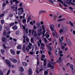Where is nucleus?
I'll list each match as a JSON object with an SVG mask.
<instances>
[{
	"mask_svg": "<svg viewBox=\"0 0 75 75\" xmlns=\"http://www.w3.org/2000/svg\"><path fill=\"white\" fill-rule=\"evenodd\" d=\"M54 27H55V26H54V25L52 24L50 25V28L51 31L52 32L54 31V32H53L52 33L53 36V37H55L56 35H58V34L57 33V31L55 30V29L54 28Z\"/></svg>",
	"mask_w": 75,
	"mask_h": 75,
	"instance_id": "nucleus-1",
	"label": "nucleus"
},
{
	"mask_svg": "<svg viewBox=\"0 0 75 75\" xmlns=\"http://www.w3.org/2000/svg\"><path fill=\"white\" fill-rule=\"evenodd\" d=\"M59 45H61V47L62 45H64V46H67V44L65 43V44H64V43H62V40H61V38H59Z\"/></svg>",
	"mask_w": 75,
	"mask_h": 75,
	"instance_id": "nucleus-2",
	"label": "nucleus"
},
{
	"mask_svg": "<svg viewBox=\"0 0 75 75\" xmlns=\"http://www.w3.org/2000/svg\"><path fill=\"white\" fill-rule=\"evenodd\" d=\"M4 62L5 63H6V64H7V65L8 66V67H11V63H10V61L6 59L4 61Z\"/></svg>",
	"mask_w": 75,
	"mask_h": 75,
	"instance_id": "nucleus-3",
	"label": "nucleus"
},
{
	"mask_svg": "<svg viewBox=\"0 0 75 75\" xmlns=\"http://www.w3.org/2000/svg\"><path fill=\"white\" fill-rule=\"evenodd\" d=\"M72 2V0H70L69 2H68L66 1V3L67 4H69V5H71V4H72V5H74V6H75V4L74 3H73L72 2Z\"/></svg>",
	"mask_w": 75,
	"mask_h": 75,
	"instance_id": "nucleus-4",
	"label": "nucleus"
},
{
	"mask_svg": "<svg viewBox=\"0 0 75 75\" xmlns=\"http://www.w3.org/2000/svg\"><path fill=\"white\" fill-rule=\"evenodd\" d=\"M31 49V47H30V46L28 45L27 47H26L25 48V50L27 51V52H29L30 50Z\"/></svg>",
	"mask_w": 75,
	"mask_h": 75,
	"instance_id": "nucleus-5",
	"label": "nucleus"
},
{
	"mask_svg": "<svg viewBox=\"0 0 75 75\" xmlns=\"http://www.w3.org/2000/svg\"><path fill=\"white\" fill-rule=\"evenodd\" d=\"M11 8L13 11H17V7L16 6V7L14 6H11Z\"/></svg>",
	"mask_w": 75,
	"mask_h": 75,
	"instance_id": "nucleus-6",
	"label": "nucleus"
},
{
	"mask_svg": "<svg viewBox=\"0 0 75 75\" xmlns=\"http://www.w3.org/2000/svg\"><path fill=\"white\" fill-rule=\"evenodd\" d=\"M45 36H46L47 38V40H49L50 41H51V38H50L49 39L48 38L50 37V35H48V33L46 32L45 34Z\"/></svg>",
	"mask_w": 75,
	"mask_h": 75,
	"instance_id": "nucleus-7",
	"label": "nucleus"
},
{
	"mask_svg": "<svg viewBox=\"0 0 75 75\" xmlns=\"http://www.w3.org/2000/svg\"><path fill=\"white\" fill-rule=\"evenodd\" d=\"M28 75H32L33 74V72H32V69L31 68H29L28 70Z\"/></svg>",
	"mask_w": 75,
	"mask_h": 75,
	"instance_id": "nucleus-8",
	"label": "nucleus"
},
{
	"mask_svg": "<svg viewBox=\"0 0 75 75\" xmlns=\"http://www.w3.org/2000/svg\"><path fill=\"white\" fill-rule=\"evenodd\" d=\"M10 51L11 54L13 55H15V54H16V52H15L14 50L13 49H11L10 50Z\"/></svg>",
	"mask_w": 75,
	"mask_h": 75,
	"instance_id": "nucleus-9",
	"label": "nucleus"
},
{
	"mask_svg": "<svg viewBox=\"0 0 75 75\" xmlns=\"http://www.w3.org/2000/svg\"><path fill=\"white\" fill-rule=\"evenodd\" d=\"M11 60L12 62L13 63H16L17 62V60L15 59H11Z\"/></svg>",
	"mask_w": 75,
	"mask_h": 75,
	"instance_id": "nucleus-10",
	"label": "nucleus"
},
{
	"mask_svg": "<svg viewBox=\"0 0 75 75\" xmlns=\"http://www.w3.org/2000/svg\"><path fill=\"white\" fill-rule=\"evenodd\" d=\"M69 65H70V68H71V69H72V70H73L74 69L73 68V67H74V66L72 64H71V65H70V64H69V63H68L67 64V65L68 67L69 66Z\"/></svg>",
	"mask_w": 75,
	"mask_h": 75,
	"instance_id": "nucleus-11",
	"label": "nucleus"
},
{
	"mask_svg": "<svg viewBox=\"0 0 75 75\" xmlns=\"http://www.w3.org/2000/svg\"><path fill=\"white\" fill-rule=\"evenodd\" d=\"M23 13H24V10H22V11H19L18 12V16H20V15L22 14Z\"/></svg>",
	"mask_w": 75,
	"mask_h": 75,
	"instance_id": "nucleus-12",
	"label": "nucleus"
},
{
	"mask_svg": "<svg viewBox=\"0 0 75 75\" xmlns=\"http://www.w3.org/2000/svg\"><path fill=\"white\" fill-rule=\"evenodd\" d=\"M12 29L14 30H17V28H18V27L16 25H14L12 27Z\"/></svg>",
	"mask_w": 75,
	"mask_h": 75,
	"instance_id": "nucleus-13",
	"label": "nucleus"
},
{
	"mask_svg": "<svg viewBox=\"0 0 75 75\" xmlns=\"http://www.w3.org/2000/svg\"><path fill=\"white\" fill-rule=\"evenodd\" d=\"M67 42L69 45H71V42L70 41V40L68 39H67Z\"/></svg>",
	"mask_w": 75,
	"mask_h": 75,
	"instance_id": "nucleus-14",
	"label": "nucleus"
},
{
	"mask_svg": "<svg viewBox=\"0 0 75 75\" xmlns=\"http://www.w3.org/2000/svg\"><path fill=\"white\" fill-rule=\"evenodd\" d=\"M25 45H23L22 47V50L24 53H25Z\"/></svg>",
	"mask_w": 75,
	"mask_h": 75,
	"instance_id": "nucleus-15",
	"label": "nucleus"
},
{
	"mask_svg": "<svg viewBox=\"0 0 75 75\" xmlns=\"http://www.w3.org/2000/svg\"><path fill=\"white\" fill-rule=\"evenodd\" d=\"M22 64L24 66H25V67H26L28 65V63L25 62H22Z\"/></svg>",
	"mask_w": 75,
	"mask_h": 75,
	"instance_id": "nucleus-16",
	"label": "nucleus"
},
{
	"mask_svg": "<svg viewBox=\"0 0 75 75\" xmlns=\"http://www.w3.org/2000/svg\"><path fill=\"white\" fill-rule=\"evenodd\" d=\"M37 27L38 28H40V23H38L36 24Z\"/></svg>",
	"mask_w": 75,
	"mask_h": 75,
	"instance_id": "nucleus-17",
	"label": "nucleus"
},
{
	"mask_svg": "<svg viewBox=\"0 0 75 75\" xmlns=\"http://www.w3.org/2000/svg\"><path fill=\"white\" fill-rule=\"evenodd\" d=\"M25 13H23V16H21L20 17V19H21L23 18H25Z\"/></svg>",
	"mask_w": 75,
	"mask_h": 75,
	"instance_id": "nucleus-18",
	"label": "nucleus"
},
{
	"mask_svg": "<svg viewBox=\"0 0 75 75\" xmlns=\"http://www.w3.org/2000/svg\"><path fill=\"white\" fill-rule=\"evenodd\" d=\"M21 47L22 46L21 45H19L17 46V48L18 50H20L22 48Z\"/></svg>",
	"mask_w": 75,
	"mask_h": 75,
	"instance_id": "nucleus-19",
	"label": "nucleus"
},
{
	"mask_svg": "<svg viewBox=\"0 0 75 75\" xmlns=\"http://www.w3.org/2000/svg\"><path fill=\"white\" fill-rule=\"evenodd\" d=\"M6 40H7V38H6V37H4L2 38V40L3 42H5V41H6Z\"/></svg>",
	"mask_w": 75,
	"mask_h": 75,
	"instance_id": "nucleus-20",
	"label": "nucleus"
},
{
	"mask_svg": "<svg viewBox=\"0 0 75 75\" xmlns=\"http://www.w3.org/2000/svg\"><path fill=\"white\" fill-rule=\"evenodd\" d=\"M47 47L48 48V50H49L50 51H52V49H51V46H50L49 45H47Z\"/></svg>",
	"mask_w": 75,
	"mask_h": 75,
	"instance_id": "nucleus-21",
	"label": "nucleus"
},
{
	"mask_svg": "<svg viewBox=\"0 0 75 75\" xmlns=\"http://www.w3.org/2000/svg\"><path fill=\"white\" fill-rule=\"evenodd\" d=\"M34 35H35V34H37L36 33H37V31H36V30H35V31H34V30L33 29L32 30V35H33V34H34Z\"/></svg>",
	"mask_w": 75,
	"mask_h": 75,
	"instance_id": "nucleus-22",
	"label": "nucleus"
},
{
	"mask_svg": "<svg viewBox=\"0 0 75 75\" xmlns=\"http://www.w3.org/2000/svg\"><path fill=\"white\" fill-rule=\"evenodd\" d=\"M52 66V65L51 64H50L49 63H48L47 65V68H51Z\"/></svg>",
	"mask_w": 75,
	"mask_h": 75,
	"instance_id": "nucleus-23",
	"label": "nucleus"
},
{
	"mask_svg": "<svg viewBox=\"0 0 75 75\" xmlns=\"http://www.w3.org/2000/svg\"><path fill=\"white\" fill-rule=\"evenodd\" d=\"M20 71L21 72H23L24 71V68L23 67H20Z\"/></svg>",
	"mask_w": 75,
	"mask_h": 75,
	"instance_id": "nucleus-24",
	"label": "nucleus"
},
{
	"mask_svg": "<svg viewBox=\"0 0 75 75\" xmlns=\"http://www.w3.org/2000/svg\"><path fill=\"white\" fill-rule=\"evenodd\" d=\"M66 19H65V18L60 19L58 20L57 21H58V22H59V21H64V20H65Z\"/></svg>",
	"mask_w": 75,
	"mask_h": 75,
	"instance_id": "nucleus-25",
	"label": "nucleus"
},
{
	"mask_svg": "<svg viewBox=\"0 0 75 75\" xmlns=\"http://www.w3.org/2000/svg\"><path fill=\"white\" fill-rule=\"evenodd\" d=\"M45 58V56L44 55H42L41 58V61H44V59L43 58Z\"/></svg>",
	"mask_w": 75,
	"mask_h": 75,
	"instance_id": "nucleus-26",
	"label": "nucleus"
},
{
	"mask_svg": "<svg viewBox=\"0 0 75 75\" xmlns=\"http://www.w3.org/2000/svg\"><path fill=\"white\" fill-rule=\"evenodd\" d=\"M31 21V17H29L28 20H27V22L29 23Z\"/></svg>",
	"mask_w": 75,
	"mask_h": 75,
	"instance_id": "nucleus-27",
	"label": "nucleus"
},
{
	"mask_svg": "<svg viewBox=\"0 0 75 75\" xmlns=\"http://www.w3.org/2000/svg\"><path fill=\"white\" fill-rule=\"evenodd\" d=\"M4 75V73L3 72V71L1 70H0V75Z\"/></svg>",
	"mask_w": 75,
	"mask_h": 75,
	"instance_id": "nucleus-28",
	"label": "nucleus"
},
{
	"mask_svg": "<svg viewBox=\"0 0 75 75\" xmlns=\"http://www.w3.org/2000/svg\"><path fill=\"white\" fill-rule=\"evenodd\" d=\"M48 53L50 56V57L51 58H52V53H51L50 52H48Z\"/></svg>",
	"mask_w": 75,
	"mask_h": 75,
	"instance_id": "nucleus-29",
	"label": "nucleus"
},
{
	"mask_svg": "<svg viewBox=\"0 0 75 75\" xmlns=\"http://www.w3.org/2000/svg\"><path fill=\"white\" fill-rule=\"evenodd\" d=\"M44 75H48V71H45L44 72Z\"/></svg>",
	"mask_w": 75,
	"mask_h": 75,
	"instance_id": "nucleus-30",
	"label": "nucleus"
},
{
	"mask_svg": "<svg viewBox=\"0 0 75 75\" xmlns=\"http://www.w3.org/2000/svg\"><path fill=\"white\" fill-rule=\"evenodd\" d=\"M1 53H2V54H4V52H5V50H4L1 49Z\"/></svg>",
	"mask_w": 75,
	"mask_h": 75,
	"instance_id": "nucleus-31",
	"label": "nucleus"
},
{
	"mask_svg": "<svg viewBox=\"0 0 75 75\" xmlns=\"http://www.w3.org/2000/svg\"><path fill=\"white\" fill-rule=\"evenodd\" d=\"M30 41L32 43L34 42V38H33L32 37L30 39Z\"/></svg>",
	"mask_w": 75,
	"mask_h": 75,
	"instance_id": "nucleus-32",
	"label": "nucleus"
},
{
	"mask_svg": "<svg viewBox=\"0 0 75 75\" xmlns=\"http://www.w3.org/2000/svg\"><path fill=\"white\" fill-rule=\"evenodd\" d=\"M23 24L26 23V19H24L23 20Z\"/></svg>",
	"mask_w": 75,
	"mask_h": 75,
	"instance_id": "nucleus-33",
	"label": "nucleus"
},
{
	"mask_svg": "<svg viewBox=\"0 0 75 75\" xmlns=\"http://www.w3.org/2000/svg\"><path fill=\"white\" fill-rule=\"evenodd\" d=\"M14 25V23H11L10 24H9L10 26H13Z\"/></svg>",
	"mask_w": 75,
	"mask_h": 75,
	"instance_id": "nucleus-34",
	"label": "nucleus"
},
{
	"mask_svg": "<svg viewBox=\"0 0 75 75\" xmlns=\"http://www.w3.org/2000/svg\"><path fill=\"white\" fill-rule=\"evenodd\" d=\"M3 47L4 49H6L7 48V47L5 45V44H3Z\"/></svg>",
	"mask_w": 75,
	"mask_h": 75,
	"instance_id": "nucleus-35",
	"label": "nucleus"
},
{
	"mask_svg": "<svg viewBox=\"0 0 75 75\" xmlns=\"http://www.w3.org/2000/svg\"><path fill=\"white\" fill-rule=\"evenodd\" d=\"M62 61V60L61 59V57H59L58 59V61L59 62H61Z\"/></svg>",
	"mask_w": 75,
	"mask_h": 75,
	"instance_id": "nucleus-36",
	"label": "nucleus"
},
{
	"mask_svg": "<svg viewBox=\"0 0 75 75\" xmlns=\"http://www.w3.org/2000/svg\"><path fill=\"white\" fill-rule=\"evenodd\" d=\"M38 33H42V29H40L38 30Z\"/></svg>",
	"mask_w": 75,
	"mask_h": 75,
	"instance_id": "nucleus-37",
	"label": "nucleus"
},
{
	"mask_svg": "<svg viewBox=\"0 0 75 75\" xmlns=\"http://www.w3.org/2000/svg\"><path fill=\"white\" fill-rule=\"evenodd\" d=\"M29 53L30 54V55H33V54H34V52L33 51L30 52Z\"/></svg>",
	"mask_w": 75,
	"mask_h": 75,
	"instance_id": "nucleus-38",
	"label": "nucleus"
},
{
	"mask_svg": "<svg viewBox=\"0 0 75 75\" xmlns=\"http://www.w3.org/2000/svg\"><path fill=\"white\" fill-rule=\"evenodd\" d=\"M49 63H50L51 64H52V65H55V62H54V63H53V62L50 61L49 62Z\"/></svg>",
	"mask_w": 75,
	"mask_h": 75,
	"instance_id": "nucleus-39",
	"label": "nucleus"
},
{
	"mask_svg": "<svg viewBox=\"0 0 75 75\" xmlns=\"http://www.w3.org/2000/svg\"><path fill=\"white\" fill-rule=\"evenodd\" d=\"M21 10L22 11V10H23V8L21 7L18 9V11H19V10Z\"/></svg>",
	"mask_w": 75,
	"mask_h": 75,
	"instance_id": "nucleus-40",
	"label": "nucleus"
},
{
	"mask_svg": "<svg viewBox=\"0 0 75 75\" xmlns=\"http://www.w3.org/2000/svg\"><path fill=\"white\" fill-rule=\"evenodd\" d=\"M63 31H64V30L63 29H60L59 31L60 33H62L63 32Z\"/></svg>",
	"mask_w": 75,
	"mask_h": 75,
	"instance_id": "nucleus-41",
	"label": "nucleus"
},
{
	"mask_svg": "<svg viewBox=\"0 0 75 75\" xmlns=\"http://www.w3.org/2000/svg\"><path fill=\"white\" fill-rule=\"evenodd\" d=\"M60 50V49H59V48H57L56 50H55V52H56V51L57 50V52H58V51H59Z\"/></svg>",
	"mask_w": 75,
	"mask_h": 75,
	"instance_id": "nucleus-42",
	"label": "nucleus"
},
{
	"mask_svg": "<svg viewBox=\"0 0 75 75\" xmlns=\"http://www.w3.org/2000/svg\"><path fill=\"white\" fill-rule=\"evenodd\" d=\"M10 70L9 69L8 71V72H7L6 75H9V74H10Z\"/></svg>",
	"mask_w": 75,
	"mask_h": 75,
	"instance_id": "nucleus-43",
	"label": "nucleus"
},
{
	"mask_svg": "<svg viewBox=\"0 0 75 75\" xmlns=\"http://www.w3.org/2000/svg\"><path fill=\"white\" fill-rule=\"evenodd\" d=\"M37 74H39V71H38V68H37L36 69Z\"/></svg>",
	"mask_w": 75,
	"mask_h": 75,
	"instance_id": "nucleus-44",
	"label": "nucleus"
},
{
	"mask_svg": "<svg viewBox=\"0 0 75 75\" xmlns=\"http://www.w3.org/2000/svg\"><path fill=\"white\" fill-rule=\"evenodd\" d=\"M1 22L2 24H4V21L3 20H1Z\"/></svg>",
	"mask_w": 75,
	"mask_h": 75,
	"instance_id": "nucleus-45",
	"label": "nucleus"
},
{
	"mask_svg": "<svg viewBox=\"0 0 75 75\" xmlns=\"http://www.w3.org/2000/svg\"><path fill=\"white\" fill-rule=\"evenodd\" d=\"M22 27L23 28V30H25V26L24 25H23Z\"/></svg>",
	"mask_w": 75,
	"mask_h": 75,
	"instance_id": "nucleus-46",
	"label": "nucleus"
},
{
	"mask_svg": "<svg viewBox=\"0 0 75 75\" xmlns=\"http://www.w3.org/2000/svg\"><path fill=\"white\" fill-rule=\"evenodd\" d=\"M6 34L7 33L6 32V30H5L4 32V35H6Z\"/></svg>",
	"mask_w": 75,
	"mask_h": 75,
	"instance_id": "nucleus-47",
	"label": "nucleus"
},
{
	"mask_svg": "<svg viewBox=\"0 0 75 75\" xmlns=\"http://www.w3.org/2000/svg\"><path fill=\"white\" fill-rule=\"evenodd\" d=\"M70 23V24L71 25V26H74V25H73V23H72V22H71V21H70L69 22Z\"/></svg>",
	"mask_w": 75,
	"mask_h": 75,
	"instance_id": "nucleus-48",
	"label": "nucleus"
},
{
	"mask_svg": "<svg viewBox=\"0 0 75 75\" xmlns=\"http://www.w3.org/2000/svg\"><path fill=\"white\" fill-rule=\"evenodd\" d=\"M58 52H57V51L56 50V52H55V54L56 55H58L59 54V53H57Z\"/></svg>",
	"mask_w": 75,
	"mask_h": 75,
	"instance_id": "nucleus-49",
	"label": "nucleus"
},
{
	"mask_svg": "<svg viewBox=\"0 0 75 75\" xmlns=\"http://www.w3.org/2000/svg\"><path fill=\"white\" fill-rule=\"evenodd\" d=\"M6 3H4L3 4V7H5L6 6Z\"/></svg>",
	"mask_w": 75,
	"mask_h": 75,
	"instance_id": "nucleus-50",
	"label": "nucleus"
},
{
	"mask_svg": "<svg viewBox=\"0 0 75 75\" xmlns=\"http://www.w3.org/2000/svg\"><path fill=\"white\" fill-rule=\"evenodd\" d=\"M58 1H60L62 4H64V2L61 0H58Z\"/></svg>",
	"mask_w": 75,
	"mask_h": 75,
	"instance_id": "nucleus-51",
	"label": "nucleus"
},
{
	"mask_svg": "<svg viewBox=\"0 0 75 75\" xmlns=\"http://www.w3.org/2000/svg\"><path fill=\"white\" fill-rule=\"evenodd\" d=\"M4 16V14L3 13V14H1L0 15V17H3V16Z\"/></svg>",
	"mask_w": 75,
	"mask_h": 75,
	"instance_id": "nucleus-52",
	"label": "nucleus"
},
{
	"mask_svg": "<svg viewBox=\"0 0 75 75\" xmlns=\"http://www.w3.org/2000/svg\"><path fill=\"white\" fill-rule=\"evenodd\" d=\"M25 31L26 32V33L27 34H28V28H26L25 30Z\"/></svg>",
	"mask_w": 75,
	"mask_h": 75,
	"instance_id": "nucleus-53",
	"label": "nucleus"
},
{
	"mask_svg": "<svg viewBox=\"0 0 75 75\" xmlns=\"http://www.w3.org/2000/svg\"><path fill=\"white\" fill-rule=\"evenodd\" d=\"M46 31L45 30H44L43 31V33H42V35H43V36H44V34H45V32Z\"/></svg>",
	"mask_w": 75,
	"mask_h": 75,
	"instance_id": "nucleus-54",
	"label": "nucleus"
},
{
	"mask_svg": "<svg viewBox=\"0 0 75 75\" xmlns=\"http://www.w3.org/2000/svg\"><path fill=\"white\" fill-rule=\"evenodd\" d=\"M49 1L50 2V3H52V4H54V2H53V1H52V0H49Z\"/></svg>",
	"mask_w": 75,
	"mask_h": 75,
	"instance_id": "nucleus-55",
	"label": "nucleus"
},
{
	"mask_svg": "<svg viewBox=\"0 0 75 75\" xmlns=\"http://www.w3.org/2000/svg\"><path fill=\"white\" fill-rule=\"evenodd\" d=\"M10 3H11V5H13V1L12 0H11V1H10Z\"/></svg>",
	"mask_w": 75,
	"mask_h": 75,
	"instance_id": "nucleus-56",
	"label": "nucleus"
},
{
	"mask_svg": "<svg viewBox=\"0 0 75 75\" xmlns=\"http://www.w3.org/2000/svg\"><path fill=\"white\" fill-rule=\"evenodd\" d=\"M44 39L45 42H47V39L46 38H44Z\"/></svg>",
	"mask_w": 75,
	"mask_h": 75,
	"instance_id": "nucleus-57",
	"label": "nucleus"
},
{
	"mask_svg": "<svg viewBox=\"0 0 75 75\" xmlns=\"http://www.w3.org/2000/svg\"><path fill=\"white\" fill-rule=\"evenodd\" d=\"M37 36H38V35L37 33L36 34L34 35H33V37H37Z\"/></svg>",
	"mask_w": 75,
	"mask_h": 75,
	"instance_id": "nucleus-58",
	"label": "nucleus"
},
{
	"mask_svg": "<svg viewBox=\"0 0 75 75\" xmlns=\"http://www.w3.org/2000/svg\"><path fill=\"white\" fill-rule=\"evenodd\" d=\"M26 40L28 42H29V39H28V38H26Z\"/></svg>",
	"mask_w": 75,
	"mask_h": 75,
	"instance_id": "nucleus-59",
	"label": "nucleus"
},
{
	"mask_svg": "<svg viewBox=\"0 0 75 75\" xmlns=\"http://www.w3.org/2000/svg\"><path fill=\"white\" fill-rule=\"evenodd\" d=\"M46 65H47V63H46V62H44L43 64V66H44L45 67Z\"/></svg>",
	"mask_w": 75,
	"mask_h": 75,
	"instance_id": "nucleus-60",
	"label": "nucleus"
},
{
	"mask_svg": "<svg viewBox=\"0 0 75 75\" xmlns=\"http://www.w3.org/2000/svg\"><path fill=\"white\" fill-rule=\"evenodd\" d=\"M44 25H42V27L43 30H45V28H44Z\"/></svg>",
	"mask_w": 75,
	"mask_h": 75,
	"instance_id": "nucleus-61",
	"label": "nucleus"
},
{
	"mask_svg": "<svg viewBox=\"0 0 75 75\" xmlns=\"http://www.w3.org/2000/svg\"><path fill=\"white\" fill-rule=\"evenodd\" d=\"M20 53V51H17V54H19Z\"/></svg>",
	"mask_w": 75,
	"mask_h": 75,
	"instance_id": "nucleus-62",
	"label": "nucleus"
},
{
	"mask_svg": "<svg viewBox=\"0 0 75 75\" xmlns=\"http://www.w3.org/2000/svg\"><path fill=\"white\" fill-rule=\"evenodd\" d=\"M19 6L20 7H22V6H23V4L22 3H20L19 4Z\"/></svg>",
	"mask_w": 75,
	"mask_h": 75,
	"instance_id": "nucleus-63",
	"label": "nucleus"
},
{
	"mask_svg": "<svg viewBox=\"0 0 75 75\" xmlns=\"http://www.w3.org/2000/svg\"><path fill=\"white\" fill-rule=\"evenodd\" d=\"M40 44L41 46H44L45 45L43 43H41Z\"/></svg>",
	"mask_w": 75,
	"mask_h": 75,
	"instance_id": "nucleus-64",
	"label": "nucleus"
}]
</instances>
